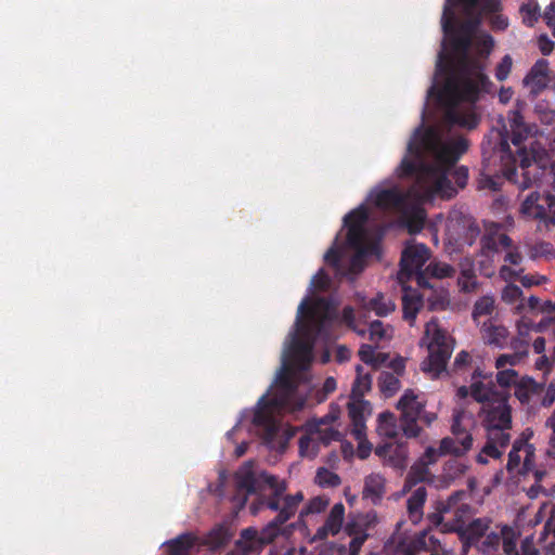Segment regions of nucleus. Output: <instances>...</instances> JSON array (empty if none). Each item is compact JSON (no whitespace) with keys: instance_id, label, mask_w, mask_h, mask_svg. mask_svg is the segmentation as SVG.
Here are the masks:
<instances>
[{"instance_id":"obj_53","label":"nucleus","mask_w":555,"mask_h":555,"mask_svg":"<svg viewBox=\"0 0 555 555\" xmlns=\"http://www.w3.org/2000/svg\"><path fill=\"white\" fill-rule=\"evenodd\" d=\"M543 18L546 25L551 28L553 36L555 37V1L551 2L543 14Z\"/></svg>"},{"instance_id":"obj_1","label":"nucleus","mask_w":555,"mask_h":555,"mask_svg":"<svg viewBox=\"0 0 555 555\" xmlns=\"http://www.w3.org/2000/svg\"><path fill=\"white\" fill-rule=\"evenodd\" d=\"M500 7V0H447L441 25L451 41L456 63L437 91L443 111L442 124L416 129L408 144L397 173L401 179L413 181V185L406 190L402 183L385 182L367 197L372 208L396 219L410 233L423 229L424 202L434 195L450 198L466 185L467 169L455 164L468 144L451 128L473 129L479 122L476 102L489 85L482 62L493 48L492 37L480 31L479 25L489 20L492 29H506L508 21L499 14Z\"/></svg>"},{"instance_id":"obj_62","label":"nucleus","mask_w":555,"mask_h":555,"mask_svg":"<svg viewBox=\"0 0 555 555\" xmlns=\"http://www.w3.org/2000/svg\"><path fill=\"white\" fill-rule=\"evenodd\" d=\"M527 306L529 307L530 310L534 311V310H540V307H541V302H540V299L535 296H531L528 301H527Z\"/></svg>"},{"instance_id":"obj_12","label":"nucleus","mask_w":555,"mask_h":555,"mask_svg":"<svg viewBox=\"0 0 555 555\" xmlns=\"http://www.w3.org/2000/svg\"><path fill=\"white\" fill-rule=\"evenodd\" d=\"M464 492L453 493L447 501L437 502V512L428 515L430 526L440 528L441 532H459L463 530V515L468 506L463 503Z\"/></svg>"},{"instance_id":"obj_36","label":"nucleus","mask_w":555,"mask_h":555,"mask_svg":"<svg viewBox=\"0 0 555 555\" xmlns=\"http://www.w3.org/2000/svg\"><path fill=\"white\" fill-rule=\"evenodd\" d=\"M427 466L428 465L422 461H418L417 463H415L409 472V475L406 478V487H411L417 482L427 480L429 477V472H428Z\"/></svg>"},{"instance_id":"obj_5","label":"nucleus","mask_w":555,"mask_h":555,"mask_svg":"<svg viewBox=\"0 0 555 555\" xmlns=\"http://www.w3.org/2000/svg\"><path fill=\"white\" fill-rule=\"evenodd\" d=\"M374 212L365 205L352 210L345 219L348 228L346 242L339 246L337 241L325 254V262L334 267L341 276L357 275L365 266V257H379L382 225H372Z\"/></svg>"},{"instance_id":"obj_51","label":"nucleus","mask_w":555,"mask_h":555,"mask_svg":"<svg viewBox=\"0 0 555 555\" xmlns=\"http://www.w3.org/2000/svg\"><path fill=\"white\" fill-rule=\"evenodd\" d=\"M546 282V278L540 274H527L520 276V283L524 287L541 285Z\"/></svg>"},{"instance_id":"obj_63","label":"nucleus","mask_w":555,"mask_h":555,"mask_svg":"<svg viewBox=\"0 0 555 555\" xmlns=\"http://www.w3.org/2000/svg\"><path fill=\"white\" fill-rule=\"evenodd\" d=\"M247 447H248L247 442H242L241 444H238L235 449L236 457L243 456L247 450Z\"/></svg>"},{"instance_id":"obj_58","label":"nucleus","mask_w":555,"mask_h":555,"mask_svg":"<svg viewBox=\"0 0 555 555\" xmlns=\"http://www.w3.org/2000/svg\"><path fill=\"white\" fill-rule=\"evenodd\" d=\"M539 118L543 124L550 125L555 121V111L539 109Z\"/></svg>"},{"instance_id":"obj_57","label":"nucleus","mask_w":555,"mask_h":555,"mask_svg":"<svg viewBox=\"0 0 555 555\" xmlns=\"http://www.w3.org/2000/svg\"><path fill=\"white\" fill-rule=\"evenodd\" d=\"M555 401V380L551 382L543 397V404L551 405Z\"/></svg>"},{"instance_id":"obj_31","label":"nucleus","mask_w":555,"mask_h":555,"mask_svg":"<svg viewBox=\"0 0 555 555\" xmlns=\"http://www.w3.org/2000/svg\"><path fill=\"white\" fill-rule=\"evenodd\" d=\"M377 433L379 436L392 439L398 434L396 416L390 412H384L378 416Z\"/></svg>"},{"instance_id":"obj_8","label":"nucleus","mask_w":555,"mask_h":555,"mask_svg":"<svg viewBox=\"0 0 555 555\" xmlns=\"http://www.w3.org/2000/svg\"><path fill=\"white\" fill-rule=\"evenodd\" d=\"M421 347L427 349V357L421 366L433 377H438L446 371L447 363L454 349V339L437 320L431 319L425 325L424 335L421 338Z\"/></svg>"},{"instance_id":"obj_48","label":"nucleus","mask_w":555,"mask_h":555,"mask_svg":"<svg viewBox=\"0 0 555 555\" xmlns=\"http://www.w3.org/2000/svg\"><path fill=\"white\" fill-rule=\"evenodd\" d=\"M330 284L331 279L324 270H320L311 281V286L318 291H326L330 287Z\"/></svg>"},{"instance_id":"obj_55","label":"nucleus","mask_w":555,"mask_h":555,"mask_svg":"<svg viewBox=\"0 0 555 555\" xmlns=\"http://www.w3.org/2000/svg\"><path fill=\"white\" fill-rule=\"evenodd\" d=\"M538 46L542 54L548 55L552 53L555 43L547 36L542 35L538 39Z\"/></svg>"},{"instance_id":"obj_17","label":"nucleus","mask_w":555,"mask_h":555,"mask_svg":"<svg viewBox=\"0 0 555 555\" xmlns=\"http://www.w3.org/2000/svg\"><path fill=\"white\" fill-rule=\"evenodd\" d=\"M504 250V261L508 266L518 267L522 261V256L517 247L512 244V240L504 233L500 232V228L494 224L488 230V233L481 240V251L487 257Z\"/></svg>"},{"instance_id":"obj_54","label":"nucleus","mask_w":555,"mask_h":555,"mask_svg":"<svg viewBox=\"0 0 555 555\" xmlns=\"http://www.w3.org/2000/svg\"><path fill=\"white\" fill-rule=\"evenodd\" d=\"M529 341H530V338H517V337H515L512 340V343H511V347L513 349V352L524 351V358H526L527 354H528Z\"/></svg>"},{"instance_id":"obj_15","label":"nucleus","mask_w":555,"mask_h":555,"mask_svg":"<svg viewBox=\"0 0 555 555\" xmlns=\"http://www.w3.org/2000/svg\"><path fill=\"white\" fill-rule=\"evenodd\" d=\"M472 423V417L466 412L456 411L454 413L451 427L454 438L446 437L439 443L443 455L454 454L459 456L470 450L473 437L468 433V427Z\"/></svg>"},{"instance_id":"obj_6","label":"nucleus","mask_w":555,"mask_h":555,"mask_svg":"<svg viewBox=\"0 0 555 555\" xmlns=\"http://www.w3.org/2000/svg\"><path fill=\"white\" fill-rule=\"evenodd\" d=\"M470 395L481 403L480 417L487 430V442L477 455V462L487 464L490 459H500L509 444L511 409L506 393L495 390L490 382L473 383Z\"/></svg>"},{"instance_id":"obj_26","label":"nucleus","mask_w":555,"mask_h":555,"mask_svg":"<svg viewBox=\"0 0 555 555\" xmlns=\"http://www.w3.org/2000/svg\"><path fill=\"white\" fill-rule=\"evenodd\" d=\"M457 285L462 292L470 293L477 287V276L474 270V263L469 258H465L460 264V275Z\"/></svg>"},{"instance_id":"obj_24","label":"nucleus","mask_w":555,"mask_h":555,"mask_svg":"<svg viewBox=\"0 0 555 555\" xmlns=\"http://www.w3.org/2000/svg\"><path fill=\"white\" fill-rule=\"evenodd\" d=\"M481 335L485 343L503 347L507 341L508 332L506 327L495 324L493 321L489 320L482 324Z\"/></svg>"},{"instance_id":"obj_40","label":"nucleus","mask_w":555,"mask_h":555,"mask_svg":"<svg viewBox=\"0 0 555 555\" xmlns=\"http://www.w3.org/2000/svg\"><path fill=\"white\" fill-rule=\"evenodd\" d=\"M425 272V275L429 274L438 279H444L452 276L454 273V269L450 264L444 262H431L427 266Z\"/></svg>"},{"instance_id":"obj_10","label":"nucleus","mask_w":555,"mask_h":555,"mask_svg":"<svg viewBox=\"0 0 555 555\" xmlns=\"http://www.w3.org/2000/svg\"><path fill=\"white\" fill-rule=\"evenodd\" d=\"M520 532L511 526H503L498 532L491 531L487 533L479 542L478 550L485 555H500L499 551L502 546L506 555H541L542 545L538 546L533 543L532 538L527 537L521 542V552L517 550Z\"/></svg>"},{"instance_id":"obj_47","label":"nucleus","mask_w":555,"mask_h":555,"mask_svg":"<svg viewBox=\"0 0 555 555\" xmlns=\"http://www.w3.org/2000/svg\"><path fill=\"white\" fill-rule=\"evenodd\" d=\"M335 389H336V380L333 377H327L324 380L321 390H317V393H315L317 401L322 402Z\"/></svg>"},{"instance_id":"obj_20","label":"nucleus","mask_w":555,"mask_h":555,"mask_svg":"<svg viewBox=\"0 0 555 555\" xmlns=\"http://www.w3.org/2000/svg\"><path fill=\"white\" fill-rule=\"evenodd\" d=\"M375 453L385 464L393 468L403 469L408 464V447L403 442L390 440L378 444L375 449Z\"/></svg>"},{"instance_id":"obj_60","label":"nucleus","mask_w":555,"mask_h":555,"mask_svg":"<svg viewBox=\"0 0 555 555\" xmlns=\"http://www.w3.org/2000/svg\"><path fill=\"white\" fill-rule=\"evenodd\" d=\"M532 346L535 353H542L545 350V339L543 337H538L533 340Z\"/></svg>"},{"instance_id":"obj_59","label":"nucleus","mask_w":555,"mask_h":555,"mask_svg":"<svg viewBox=\"0 0 555 555\" xmlns=\"http://www.w3.org/2000/svg\"><path fill=\"white\" fill-rule=\"evenodd\" d=\"M513 96V90L511 88H502L499 92V100L501 103L506 104Z\"/></svg>"},{"instance_id":"obj_14","label":"nucleus","mask_w":555,"mask_h":555,"mask_svg":"<svg viewBox=\"0 0 555 555\" xmlns=\"http://www.w3.org/2000/svg\"><path fill=\"white\" fill-rule=\"evenodd\" d=\"M519 215L525 220H535L544 225H555V196L537 191L521 201Z\"/></svg>"},{"instance_id":"obj_4","label":"nucleus","mask_w":555,"mask_h":555,"mask_svg":"<svg viewBox=\"0 0 555 555\" xmlns=\"http://www.w3.org/2000/svg\"><path fill=\"white\" fill-rule=\"evenodd\" d=\"M235 483L236 494L234 500L240 507L245 505L248 495L259 493L258 503L251 506L253 514H257L262 506L279 512L278 517L261 531L247 528L241 532L234 553L236 555H249L259 552L266 544L274 540L280 533L281 525L297 512L304 495L301 492L285 494V481L260 472L253 462H247L240 467L235 474Z\"/></svg>"},{"instance_id":"obj_21","label":"nucleus","mask_w":555,"mask_h":555,"mask_svg":"<svg viewBox=\"0 0 555 555\" xmlns=\"http://www.w3.org/2000/svg\"><path fill=\"white\" fill-rule=\"evenodd\" d=\"M548 73V62L545 59L538 60L524 78V86L529 88L531 93H540L550 81Z\"/></svg>"},{"instance_id":"obj_49","label":"nucleus","mask_w":555,"mask_h":555,"mask_svg":"<svg viewBox=\"0 0 555 555\" xmlns=\"http://www.w3.org/2000/svg\"><path fill=\"white\" fill-rule=\"evenodd\" d=\"M521 272L522 269H516L508 264H503L500 269V278L507 283H512V281L516 280Z\"/></svg>"},{"instance_id":"obj_23","label":"nucleus","mask_w":555,"mask_h":555,"mask_svg":"<svg viewBox=\"0 0 555 555\" xmlns=\"http://www.w3.org/2000/svg\"><path fill=\"white\" fill-rule=\"evenodd\" d=\"M371 384H372V379H371L370 373H362V369L360 366H358L357 377L353 382L351 396H350V399L347 404L349 415H350V406L352 405V403H356V402L364 403L366 406L365 415H370V413H371L370 403L367 401L363 400V396L365 392H367L371 389Z\"/></svg>"},{"instance_id":"obj_39","label":"nucleus","mask_w":555,"mask_h":555,"mask_svg":"<svg viewBox=\"0 0 555 555\" xmlns=\"http://www.w3.org/2000/svg\"><path fill=\"white\" fill-rule=\"evenodd\" d=\"M494 309V299L490 296H483L478 299L474 307L473 317L477 321L478 318L489 315Z\"/></svg>"},{"instance_id":"obj_43","label":"nucleus","mask_w":555,"mask_h":555,"mask_svg":"<svg viewBox=\"0 0 555 555\" xmlns=\"http://www.w3.org/2000/svg\"><path fill=\"white\" fill-rule=\"evenodd\" d=\"M315 481L322 487H334L339 483V477L326 468H320L317 473Z\"/></svg>"},{"instance_id":"obj_11","label":"nucleus","mask_w":555,"mask_h":555,"mask_svg":"<svg viewBox=\"0 0 555 555\" xmlns=\"http://www.w3.org/2000/svg\"><path fill=\"white\" fill-rule=\"evenodd\" d=\"M425 405V393L413 389L405 390L398 401L397 408L401 412L402 429L406 437L415 438L420 435L417 420L430 425L437 418L436 413L424 410Z\"/></svg>"},{"instance_id":"obj_22","label":"nucleus","mask_w":555,"mask_h":555,"mask_svg":"<svg viewBox=\"0 0 555 555\" xmlns=\"http://www.w3.org/2000/svg\"><path fill=\"white\" fill-rule=\"evenodd\" d=\"M345 517V506L341 503L335 504L328 516L326 517V520L322 527H320L317 531V533L313 537V540H324L328 535H335L337 534L343 526Z\"/></svg>"},{"instance_id":"obj_50","label":"nucleus","mask_w":555,"mask_h":555,"mask_svg":"<svg viewBox=\"0 0 555 555\" xmlns=\"http://www.w3.org/2000/svg\"><path fill=\"white\" fill-rule=\"evenodd\" d=\"M441 455H443L441 448H435V447H428L423 454V456L420 459V461L424 462L425 464L429 465L435 463Z\"/></svg>"},{"instance_id":"obj_13","label":"nucleus","mask_w":555,"mask_h":555,"mask_svg":"<svg viewBox=\"0 0 555 555\" xmlns=\"http://www.w3.org/2000/svg\"><path fill=\"white\" fill-rule=\"evenodd\" d=\"M507 473L511 477H527L532 474L535 482H540L545 472L534 467V448L525 440H516L508 454L506 465Z\"/></svg>"},{"instance_id":"obj_37","label":"nucleus","mask_w":555,"mask_h":555,"mask_svg":"<svg viewBox=\"0 0 555 555\" xmlns=\"http://www.w3.org/2000/svg\"><path fill=\"white\" fill-rule=\"evenodd\" d=\"M328 505V501L325 498L322 496H315L312 500L309 501L308 505L305 507V509L300 513V521L306 525V517L313 514H320Z\"/></svg>"},{"instance_id":"obj_42","label":"nucleus","mask_w":555,"mask_h":555,"mask_svg":"<svg viewBox=\"0 0 555 555\" xmlns=\"http://www.w3.org/2000/svg\"><path fill=\"white\" fill-rule=\"evenodd\" d=\"M496 380L502 387L511 385H518V374L514 369L501 367L498 369Z\"/></svg>"},{"instance_id":"obj_30","label":"nucleus","mask_w":555,"mask_h":555,"mask_svg":"<svg viewBox=\"0 0 555 555\" xmlns=\"http://www.w3.org/2000/svg\"><path fill=\"white\" fill-rule=\"evenodd\" d=\"M488 528L489 521L486 519L478 518L472 521L463 531V537L466 540V543H477L480 539H482L486 535Z\"/></svg>"},{"instance_id":"obj_29","label":"nucleus","mask_w":555,"mask_h":555,"mask_svg":"<svg viewBox=\"0 0 555 555\" xmlns=\"http://www.w3.org/2000/svg\"><path fill=\"white\" fill-rule=\"evenodd\" d=\"M385 490V479L379 474H371L365 478L363 495L371 499L374 503L378 501Z\"/></svg>"},{"instance_id":"obj_16","label":"nucleus","mask_w":555,"mask_h":555,"mask_svg":"<svg viewBox=\"0 0 555 555\" xmlns=\"http://www.w3.org/2000/svg\"><path fill=\"white\" fill-rule=\"evenodd\" d=\"M377 522V515L373 511L365 514L350 515L345 528L346 532L352 537L349 552L343 546L332 547L331 551L336 555H358L369 537L367 531L374 528Z\"/></svg>"},{"instance_id":"obj_18","label":"nucleus","mask_w":555,"mask_h":555,"mask_svg":"<svg viewBox=\"0 0 555 555\" xmlns=\"http://www.w3.org/2000/svg\"><path fill=\"white\" fill-rule=\"evenodd\" d=\"M343 321L361 336H364L367 333L369 340L376 347L380 343L389 340L392 336V328L389 325L384 324L382 321H373L369 326L365 324L362 325L356 320L354 312L350 307H346L344 309Z\"/></svg>"},{"instance_id":"obj_34","label":"nucleus","mask_w":555,"mask_h":555,"mask_svg":"<svg viewBox=\"0 0 555 555\" xmlns=\"http://www.w3.org/2000/svg\"><path fill=\"white\" fill-rule=\"evenodd\" d=\"M359 357L364 363L370 364L373 367H377L386 360L385 354L376 352L375 347L369 344H363L361 346Z\"/></svg>"},{"instance_id":"obj_28","label":"nucleus","mask_w":555,"mask_h":555,"mask_svg":"<svg viewBox=\"0 0 555 555\" xmlns=\"http://www.w3.org/2000/svg\"><path fill=\"white\" fill-rule=\"evenodd\" d=\"M426 489L418 487L408 499L409 518L413 524H417L423 517V506L426 501Z\"/></svg>"},{"instance_id":"obj_41","label":"nucleus","mask_w":555,"mask_h":555,"mask_svg":"<svg viewBox=\"0 0 555 555\" xmlns=\"http://www.w3.org/2000/svg\"><path fill=\"white\" fill-rule=\"evenodd\" d=\"M524 351H516L513 353L501 354L495 361V367H511L513 369L524 360Z\"/></svg>"},{"instance_id":"obj_52","label":"nucleus","mask_w":555,"mask_h":555,"mask_svg":"<svg viewBox=\"0 0 555 555\" xmlns=\"http://www.w3.org/2000/svg\"><path fill=\"white\" fill-rule=\"evenodd\" d=\"M533 328V323L526 318L517 322V338H530L529 333Z\"/></svg>"},{"instance_id":"obj_9","label":"nucleus","mask_w":555,"mask_h":555,"mask_svg":"<svg viewBox=\"0 0 555 555\" xmlns=\"http://www.w3.org/2000/svg\"><path fill=\"white\" fill-rule=\"evenodd\" d=\"M338 417L339 410L332 406L325 416L312 420L305 425L299 438L300 456L311 460L318 455L321 447L327 446L331 441L340 440L343 434L338 429Z\"/></svg>"},{"instance_id":"obj_32","label":"nucleus","mask_w":555,"mask_h":555,"mask_svg":"<svg viewBox=\"0 0 555 555\" xmlns=\"http://www.w3.org/2000/svg\"><path fill=\"white\" fill-rule=\"evenodd\" d=\"M502 300L508 305H516L518 313L522 312L526 307L522 298V291L515 284L508 283L502 291Z\"/></svg>"},{"instance_id":"obj_19","label":"nucleus","mask_w":555,"mask_h":555,"mask_svg":"<svg viewBox=\"0 0 555 555\" xmlns=\"http://www.w3.org/2000/svg\"><path fill=\"white\" fill-rule=\"evenodd\" d=\"M365 404L361 402L352 403L350 406L351 435L358 441V456L366 459L371 451L372 444L365 438Z\"/></svg>"},{"instance_id":"obj_45","label":"nucleus","mask_w":555,"mask_h":555,"mask_svg":"<svg viewBox=\"0 0 555 555\" xmlns=\"http://www.w3.org/2000/svg\"><path fill=\"white\" fill-rule=\"evenodd\" d=\"M467 466L459 460H451L444 467L446 476L450 479L457 478L465 474Z\"/></svg>"},{"instance_id":"obj_2","label":"nucleus","mask_w":555,"mask_h":555,"mask_svg":"<svg viewBox=\"0 0 555 555\" xmlns=\"http://www.w3.org/2000/svg\"><path fill=\"white\" fill-rule=\"evenodd\" d=\"M337 318L336 307L324 298H305L299 305L295 330L283 351L280 374L251 417V429L270 448H284L295 436L297 429L283 428L278 416L305 405L312 391L308 369L313 359V346L318 340L327 344L333 338L332 327Z\"/></svg>"},{"instance_id":"obj_3","label":"nucleus","mask_w":555,"mask_h":555,"mask_svg":"<svg viewBox=\"0 0 555 555\" xmlns=\"http://www.w3.org/2000/svg\"><path fill=\"white\" fill-rule=\"evenodd\" d=\"M535 132L537 127L526 125L518 111L511 112L508 126L496 132L498 146L491 152L483 146L479 189L496 191L505 178L522 190L547 184L555 191V162L551 163L548 153L537 140L529 143L527 151L525 142Z\"/></svg>"},{"instance_id":"obj_38","label":"nucleus","mask_w":555,"mask_h":555,"mask_svg":"<svg viewBox=\"0 0 555 555\" xmlns=\"http://www.w3.org/2000/svg\"><path fill=\"white\" fill-rule=\"evenodd\" d=\"M520 14L524 24L530 27L533 26L534 23L540 17V9L538 3L535 1L530 0L527 3L522 4L520 8Z\"/></svg>"},{"instance_id":"obj_61","label":"nucleus","mask_w":555,"mask_h":555,"mask_svg":"<svg viewBox=\"0 0 555 555\" xmlns=\"http://www.w3.org/2000/svg\"><path fill=\"white\" fill-rule=\"evenodd\" d=\"M535 366L540 371H547L550 366L548 359L545 356L540 357L535 362Z\"/></svg>"},{"instance_id":"obj_46","label":"nucleus","mask_w":555,"mask_h":555,"mask_svg":"<svg viewBox=\"0 0 555 555\" xmlns=\"http://www.w3.org/2000/svg\"><path fill=\"white\" fill-rule=\"evenodd\" d=\"M512 66H513L512 57L509 55H505L495 68L496 79L500 81L505 80L512 70Z\"/></svg>"},{"instance_id":"obj_56","label":"nucleus","mask_w":555,"mask_h":555,"mask_svg":"<svg viewBox=\"0 0 555 555\" xmlns=\"http://www.w3.org/2000/svg\"><path fill=\"white\" fill-rule=\"evenodd\" d=\"M470 354L467 351H461L456 354L454 360V366L456 370L464 369L470 362Z\"/></svg>"},{"instance_id":"obj_64","label":"nucleus","mask_w":555,"mask_h":555,"mask_svg":"<svg viewBox=\"0 0 555 555\" xmlns=\"http://www.w3.org/2000/svg\"><path fill=\"white\" fill-rule=\"evenodd\" d=\"M546 425L553 429L555 428V409H554V412L552 413V415L548 417L547 422H546Z\"/></svg>"},{"instance_id":"obj_7","label":"nucleus","mask_w":555,"mask_h":555,"mask_svg":"<svg viewBox=\"0 0 555 555\" xmlns=\"http://www.w3.org/2000/svg\"><path fill=\"white\" fill-rule=\"evenodd\" d=\"M429 257L430 251L424 244L408 243L402 251L398 281L403 292V318L411 324H413L417 312L423 307V300L416 289H412L405 284L411 279H415L418 286H429L425 279L426 272L422 271L423 266L428 261Z\"/></svg>"},{"instance_id":"obj_27","label":"nucleus","mask_w":555,"mask_h":555,"mask_svg":"<svg viewBox=\"0 0 555 555\" xmlns=\"http://www.w3.org/2000/svg\"><path fill=\"white\" fill-rule=\"evenodd\" d=\"M439 541L429 534L428 530L420 532L410 544L403 548V555H415L421 550L433 551L436 550Z\"/></svg>"},{"instance_id":"obj_25","label":"nucleus","mask_w":555,"mask_h":555,"mask_svg":"<svg viewBox=\"0 0 555 555\" xmlns=\"http://www.w3.org/2000/svg\"><path fill=\"white\" fill-rule=\"evenodd\" d=\"M540 544L542 545L541 555H555V504L551 506Z\"/></svg>"},{"instance_id":"obj_35","label":"nucleus","mask_w":555,"mask_h":555,"mask_svg":"<svg viewBox=\"0 0 555 555\" xmlns=\"http://www.w3.org/2000/svg\"><path fill=\"white\" fill-rule=\"evenodd\" d=\"M379 388L386 397L392 396L400 388V380L391 372H382L378 377Z\"/></svg>"},{"instance_id":"obj_33","label":"nucleus","mask_w":555,"mask_h":555,"mask_svg":"<svg viewBox=\"0 0 555 555\" xmlns=\"http://www.w3.org/2000/svg\"><path fill=\"white\" fill-rule=\"evenodd\" d=\"M395 307L393 301L384 295H377L372 298L366 306L367 310L374 311L379 317H384L392 312Z\"/></svg>"},{"instance_id":"obj_44","label":"nucleus","mask_w":555,"mask_h":555,"mask_svg":"<svg viewBox=\"0 0 555 555\" xmlns=\"http://www.w3.org/2000/svg\"><path fill=\"white\" fill-rule=\"evenodd\" d=\"M534 389L535 385L531 379L521 380L516 386L515 395L521 402H528Z\"/></svg>"}]
</instances>
